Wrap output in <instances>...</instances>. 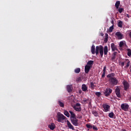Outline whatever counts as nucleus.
I'll use <instances>...</instances> for the list:
<instances>
[{
	"label": "nucleus",
	"mask_w": 131,
	"mask_h": 131,
	"mask_svg": "<svg viewBox=\"0 0 131 131\" xmlns=\"http://www.w3.org/2000/svg\"><path fill=\"white\" fill-rule=\"evenodd\" d=\"M82 91L83 92H86V91H88V86L84 84L82 85Z\"/></svg>",
	"instance_id": "obj_18"
},
{
	"label": "nucleus",
	"mask_w": 131,
	"mask_h": 131,
	"mask_svg": "<svg viewBox=\"0 0 131 131\" xmlns=\"http://www.w3.org/2000/svg\"><path fill=\"white\" fill-rule=\"evenodd\" d=\"M94 64V61L93 60H90L88 62L86 65H89V66H91V65H93Z\"/></svg>",
	"instance_id": "obj_27"
},
{
	"label": "nucleus",
	"mask_w": 131,
	"mask_h": 131,
	"mask_svg": "<svg viewBox=\"0 0 131 131\" xmlns=\"http://www.w3.org/2000/svg\"><path fill=\"white\" fill-rule=\"evenodd\" d=\"M111 49L113 52H114L115 51H118V50L117 49V47H116V46L115 45V44H114V43H112L111 44Z\"/></svg>",
	"instance_id": "obj_12"
},
{
	"label": "nucleus",
	"mask_w": 131,
	"mask_h": 131,
	"mask_svg": "<svg viewBox=\"0 0 131 131\" xmlns=\"http://www.w3.org/2000/svg\"><path fill=\"white\" fill-rule=\"evenodd\" d=\"M95 95L97 96V97H100L101 96V92H96Z\"/></svg>",
	"instance_id": "obj_36"
},
{
	"label": "nucleus",
	"mask_w": 131,
	"mask_h": 131,
	"mask_svg": "<svg viewBox=\"0 0 131 131\" xmlns=\"http://www.w3.org/2000/svg\"><path fill=\"white\" fill-rule=\"evenodd\" d=\"M82 102L84 103H86V102H88V99H84L83 100H82Z\"/></svg>",
	"instance_id": "obj_40"
},
{
	"label": "nucleus",
	"mask_w": 131,
	"mask_h": 131,
	"mask_svg": "<svg viewBox=\"0 0 131 131\" xmlns=\"http://www.w3.org/2000/svg\"><path fill=\"white\" fill-rule=\"evenodd\" d=\"M92 114H93L95 116H98V112L96 111H92Z\"/></svg>",
	"instance_id": "obj_33"
},
{
	"label": "nucleus",
	"mask_w": 131,
	"mask_h": 131,
	"mask_svg": "<svg viewBox=\"0 0 131 131\" xmlns=\"http://www.w3.org/2000/svg\"><path fill=\"white\" fill-rule=\"evenodd\" d=\"M118 11H119V13H122L123 9V8H119Z\"/></svg>",
	"instance_id": "obj_39"
},
{
	"label": "nucleus",
	"mask_w": 131,
	"mask_h": 131,
	"mask_svg": "<svg viewBox=\"0 0 131 131\" xmlns=\"http://www.w3.org/2000/svg\"><path fill=\"white\" fill-rule=\"evenodd\" d=\"M103 111L104 112H108L110 111V105L107 104H104L103 105Z\"/></svg>",
	"instance_id": "obj_7"
},
{
	"label": "nucleus",
	"mask_w": 131,
	"mask_h": 131,
	"mask_svg": "<svg viewBox=\"0 0 131 131\" xmlns=\"http://www.w3.org/2000/svg\"><path fill=\"white\" fill-rule=\"evenodd\" d=\"M73 108L74 110L77 112H80V111H81V106H80V103H76L75 105H74Z\"/></svg>",
	"instance_id": "obj_3"
},
{
	"label": "nucleus",
	"mask_w": 131,
	"mask_h": 131,
	"mask_svg": "<svg viewBox=\"0 0 131 131\" xmlns=\"http://www.w3.org/2000/svg\"><path fill=\"white\" fill-rule=\"evenodd\" d=\"M91 67H92L91 66L89 65H86L85 66V73L88 74L90 72V70H91Z\"/></svg>",
	"instance_id": "obj_11"
},
{
	"label": "nucleus",
	"mask_w": 131,
	"mask_h": 131,
	"mask_svg": "<svg viewBox=\"0 0 131 131\" xmlns=\"http://www.w3.org/2000/svg\"><path fill=\"white\" fill-rule=\"evenodd\" d=\"M90 84H91V87L92 88V89H94V88H95V86H96V85H95V83L93 82H91Z\"/></svg>",
	"instance_id": "obj_31"
},
{
	"label": "nucleus",
	"mask_w": 131,
	"mask_h": 131,
	"mask_svg": "<svg viewBox=\"0 0 131 131\" xmlns=\"http://www.w3.org/2000/svg\"><path fill=\"white\" fill-rule=\"evenodd\" d=\"M75 73H79L80 72V68H78L76 69H75Z\"/></svg>",
	"instance_id": "obj_29"
},
{
	"label": "nucleus",
	"mask_w": 131,
	"mask_h": 131,
	"mask_svg": "<svg viewBox=\"0 0 131 131\" xmlns=\"http://www.w3.org/2000/svg\"><path fill=\"white\" fill-rule=\"evenodd\" d=\"M124 41L120 42L119 47H120V48H122L123 46H124Z\"/></svg>",
	"instance_id": "obj_28"
},
{
	"label": "nucleus",
	"mask_w": 131,
	"mask_h": 131,
	"mask_svg": "<svg viewBox=\"0 0 131 131\" xmlns=\"http://www.w3.org/2000/svg\"><path fill=\"white\" fill-rule=\"evenodd\" d=\"M109 81L112 84H114L115 85H116L118 83V81L114 77L110 78Z\"/></svg>",
	"instance_id": "obj_5"
},
{
	"label": "nucleus",
	"mask_w": 131,
	"mask_h": 131,
	"mask_svg": "<svg viewBox=\"0 0 131 131\" xmlns=\"http://www.w3.org/2000/svg\"><path fill=\"white\" fill-rule=\"evenodd\" d=\"M108 38V34H105V39Z\"/></svg>",
	"instance_id": "obj_42"
},
{
	"label": "nucleus",
	"mask_w": 131,
	"mask_h": 131,
	"mask_svg": "<svg viewBox=\"0 0 131 131\" xmlns=\"http://www.w3.org/2000/svg\"><path fill=\"white\" fill-rule=\"evenodd\" d=\"M117 54V52H114L113 54V57L112 58V60L113 61V60H115V58H116V55Z\"/></svg>",
	"instance_id": "obj_22"
},
{
	"label": "nucleus",
	"mask_w": 131,
	"mask_h": 131,
	"mask_svg": "<svg viewBox=\"0 0 131 131\" xmlns=\"http://www.w3.org/2000/svg\"><path fill=\"white\" fill-rule=\"evenodd\" d=\"M118 27H120V28H122V21L121 20H120L118 22Z\"/></svg>",
	"instance_id": "obj_30"
},
{
	"label": "nucleus",
	"mask_w": 131,
	"mask_h": 131,
	"mask_svg": "<svg viewBox=\"0 0 131 131\" xmlns=\"http://www.w3.org/2000/svg\"><path fill=\"white\" fill-rule=\"evenodd\" d=\"M57 121L58 122H61L63 123V120H65L66 119V117L64 116L63 114H61V113H58L57 114Z\"/></svg>",
	"instance_id": "obj_2"
},
{
	"label": "nucleus",
	"mask_w": 131,
	"mask_h": 131,
	"mask_svg": "<svg viewBox=\"0 0 131 131\" xmlns=\"http://www.w3.org/2000/svg\"><path fill=\"white\" fill-rule=\"evenodd\" d=\"M58 104L59 105L60 107H62V108H64V103L61 101V100L58 101Z\"/></svg>",
	"instance_id": "obj_21"
},
{
	"label": "nucleus",
	"mask_w": 131,
	"mask_h": 131,
	"mask_svg": "<svg viewBox=\"0 0 131 131\" xmlns=\"http://www.w3.org/2000/svg\"><path fill=\"white\" fill-rule=\"evenodd\" d=\"M113 25L111 27H110L109 30H108V32H112L113 31Z\"/></svg>",
	"instance_id": "obj_34"
},
{
	"label": "nucleus",
	"mask_w": 131,
	"mask_h": 131,
	"mask_svg": "<svg viewBox=\"0 0 131 131\" xmlns=\"http://www.w3.org/2000/svg\"><path fill=\"white\" fill-rule=\"evenodd\" d=\"M55 126H56L55 125V124L51 123L50 125L48 126V127L50 128V129H51L52 130H54V129H55Z\"/></svg>",
	"instance_id": "obj_17"
},
{
	"label": "nucleus",
	"mask_w": 131,
	"mask_h": 131,
	"mask_svg": "<svg viewBox=\"0 0 131 131\" xmlns=\"http://www.w3.org/2000/svg\"><path fill=\"white\" fill-rule=\"evenodd\" d=\"M116 35L117 36L118 39H122V34L120 33V32H117L116 33Z\"/></svg>",
	"instance_id": "obj_14"
},
{
	"label": "nucleus",
	"mask_w": 131,
	"mask_h": 131,
	"mask_svg": "<svg viewBox=\"0 0 131 131\" xmlns=\"http://www.w3.org/2000/svg\"><path fill=\"white\" fill-rule=\"evenodd\" d=\"M120 5V1H116L115 5L116 9H118V8H119Z\"/></svg>",
	"instance_id": "obj_20"
},
{
	"label": "nucleus",
	"mask_w": 131,
	"mask_h": 131,
	"mask_svg": "<svg viewBox=\"0 0 131 131\" xmlns=\"http://www.w3.org/2000/svg\"><path fill=\"white\" fill-rule=\"evenodd\" d=\"M113 76H114V73H111L107 75V77L109 78H113Z\"/></svg>",
	"instance_id": "obj_25"
},
{
	"label": "nucleus",
	"mask_w": 131,
	"mask_h": 131,
	"mask_svg": "<svg viewBox=\"0 0 131 131\" xmlns=\"http://www.w3.org/2000/svg\"><path fill=\"white\" fill-rule=\"evenodd\" d=\"M112 24H113V23H114V22L113 21H112Z\"/></svg>",
	"instance_id": "obj_43"
},
{
	"label": "nucleus",
	"mask_w": 131,
	"mask_h": 131,
	"mask_svg": "<svg viewBox=\"0 0 131 131\" xmlns=\"http://www.w3.org/2000/svg\"><path fill=\"white\" fill-rule=\"evenodd\" d=\"M67 124L68 127L70 129H72L73 130H74V127L73 126V125H72V124H71V123H70L69 121H67Z\"/></svg>",
	"instance_id": "obj_10"
},
{
	"label": "nucleus",
	"mask_w": 131,
	"mask_h": 131,
	"mask_svg": "<svg viewBox=\"0 0 131 131\" xmlns=\"http://www.w3.org/2000/svg\"><path fill=\"white\" fill-rule=\"evenodd\" d=\"M115 93L118 98H120L121 97V95H120V90L119 89V88L118 87L116 88L115 90Z\"/></svg>",
	"instance_id": "obj_9"
},
{
	"label": "nucleus",
	"mask_w": 131,
	"mask_h": 131,
	"mask_svg": "<svg viewBox=\"0 0 131 131\" xmlns=\"http://www.w3.org/2000/svg\"><path fill=\"white\" fill-rule=\"evenodd\" d=\"M64 115H66V116H67V117H70V115L69 114V113H68V112L67 111H64Z\"/></svg>",
	"instance_id": "obj_26"
},
{
	"label": "nucleus",
	"mask_w": 131,
	"mask_h": 131,
	"mask_svg": "<svg viewBox=\"0 0 131 131\" xmlns=\"http://www.w3.org/2000/svg\"><path fill=\"white\" fill-rule=\"evenodd\" d=\"M76 81H77V82H80V81H81V78L79 77V78H77Z\"/></svg>",
	"instance_id": "obj_37"
},
{
	"label": "nucleus",
	"mask_w": 131,
	"mask_h": 131,
	"mask_svg": "<svg viewBox=\"0 0 131 131\" xmlns=\"http://www.w3.org/2000/svg\"><path fill=\"white\" fill-rule=\"evenodd\" d=\"M129 107L128 104L123 103L121 105V108L122 110H124V111H128Z\"/></svg>",
	"instance_id": "obj_6"
},
{
	"label": "nucleus",
	"mask_w": 131,
	"mask_h": 131,
	"mask_svg": "<svg viewBox=\"0 0 131 131\" xmlns=\"http://www.w3.org/2000/svg\"><path fill=\"white\" fill-rule=\"evenodd\" d=\"M92 127L95 130H98V128L97 127V126L94 125L93 126H92Z\"/></svg>",
	"instance_id": "obj_38"
},
{
	"label": "nucleus",
	"mask_w": 131,
	"mask_h": 131,
	"mask_svg": "<svg viewBox=\"0 0 131 131\" xmlns=\"http://www.w3.org/2000/svg\"><path fill=\"white\" fill-rule=\"evenodd\" d=\"M86 126L87 127V128H93V126H92V125H91V124H86Z\"/></svg>",
	"instance_id": "obj_32"
},
{
	"label": "nucleus",
	"mask_w": 131,
	"mask_h": 131,
	"mask_svg": "<svg viewBox=\"0 0 131 131\" xmlns=\"http://www.w3.org/2000/svg\"><path fill=\"white\" fill-rule=\"evenodd\" d=\"M127 64H126V67H125L126 68H128V67H129V64L130 63V61H129V60H127Z\"/></svg>",
	"instance_id": "obj_35"
},
{
	"label": "nucleus",
	"mask_w": 131,
	"mask_h": 131,
	"mask_svg": "<svg viewBox=\"0 0 131 131\" xmlns=\"http://www.w3.org/2000/svg\"><path fill=\"white\" fill-rule=\"evenodd\" d=\"M107 69V67L106 66H104L103 70V74L102 75V78H104L105 77V74L106 73V69Z\"/></svg>",
	"instance_id": "obj_19"
},
{
	"label": "nucleus",
	"mask_w": 131,
	"mask_h": 131,
	"mask_svg": "<svg viewBox=\"0 0 131 131\" xmlns=\"http://www.w3.org/2000/svg\"><path fill=\"white\" fill-rule=\"evenodd\" d=\"M108 117L110 118H113L114 117V112H111L108 114Z\"/></svg>",
	"instance_id": "obj_23"
},
{
	"label": "nucleus",
	"mask_w": 131,
	"mask_h": 131,
	"mask_svg": "<svg viewBox=\"0 0 131 131\" xmlns=\"http://www.w3.org/2000/svg\"><path fill=\"white\" fill-rule=\"evenodd\" d=\"M69 113L71 114V119H73L75 118V117H76L75 114H74V113H73V112L70 111Z\"/></svg>",
	"instance_id": "obj_16"
},
{
	"label": "nucleus",
	"mask_w": 131,
	"mask_h": 131,
	"mask_svg": "<svg viewBox=\"0 0 131 131\" xmlns=\"http://www.w3.org/2000/svg\"><path fill=\"white\" fill-rule=\"evenodd\" d=\"M67 90L68 93H71V92H72V90H73V87L72 86V85H68L67 86Z\"/></svg>",
	"instance_id": "obj_13"
},
{
	"label": "nucleus",
	"mask_w": 131,
	"mask_h": 131,
	"mask_svg": "<svg viewBox=\"0 0 131 131\" xmlns=\"http://www.w3.org/2000/svg\"><path fill=\"white\" fill-rule=\"evenodd\" d=\"M121 66H122V67H123V66H124V62H122L121 63Z\"/></svg>",
	"instance_id": "obj_41"
},
{
	"label": "nucleus",
	"mask_w": 131,
	"mask_h": 131,
	"mask_svg": "<svg viewBox=\"0 0 131 131\" xmlns=\"http://www.w3.org/2000/svg\"><path fill=\"white\" fill-rule=\"evenodd\" d=\"M127 56H128V57H131V50L130 49H127Z\"/></svg>",
	"instance_id": "obj_24"
},
{
	"label": "nucleus",
	"mask_w": 131,
	"mask_h": 131,
	"mask_svg": "<svg viewBox=\"0 0 131 131\" xmlns=\"http://www.w3.org/2000/svg\"><path fill=\"white\" fill-rule=\"evenodd\" d=\"M123 84L124 85L125 91H126V90H127V89L129 88L128 83L125 81H124L123 82Z\"/></svg>",
	"instance_id": "obj_15"
},
{
	"label": "nucleus",
	"mask_w": 131,
	"mask_h": 131,
	"mask_svg": "<svg viewBox=\"0 0 131 131\" xmlns=\"http://www.w3.org/2000/svg\"><path fill=\"white\" fill-rule=\"evenodd\" d=\"M71 121L72 124H73V125H74L75 126H78V120L77 119H76V118L71 119Z\"/></svg>",
	"instance_id": "obj_8"
},
{
	"label": "nucleus",
	"mask_w": 131,
	"mask_h": 131,
	"mask_svg": "<svg viewBox=\"0 0 131 131\" xmlns=\"http://www.w3.org/2000/svg\"><path fill=\"white\" fill-rule=\"evenodd\" d=\"M111 93H112V90L110 88H106L104 91V96H105V97H108Z\"/></svg>",
	"instance_id": "obj_4"
},
{
	"label": "nucleus",
	"mask_w": 131,
	"mask_h": 131,
	"mask_svg": "<svg viewBox=\"0 0 131 131\" xmlns=\"http://www.w3.org/2000/svg\"><path fill=\"white\" fill-rule=\"evenodd\" d=\"M91 53L93 55L96 54V55L99 54V53L101 57H103V55H105L107 56L108 55V47L105 46L104 48L103 46H96V48L95 45H92L91 47Z\"/></svg>",
	"instance_id": "obj_1"
}]
</instances>
